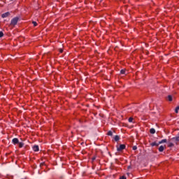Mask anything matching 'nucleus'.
<instances>
[{
  "label": "nucleus",
  "instance_id": "nucleus-23",
  "mask_svg": "<svg viewBox=\"0 0 179 179\" xmlns=\"http://www.w3.org/2000/svg\"><path fill=\"white\" fill-rule=\"evenodd\" d=\"M59 52L62 53L63 50L62 49H60Z\"/></svg>",
  "mask_w": 179,
  "mask_h": 179
},
{
  "label": "nucleus",
  "instance_id": "nucleus-12",
  "mask_svg": "<svg viewBox=\"0 0 179 179\" xmlns=\"http://www.w3.org/2000/svg\"><path fill=\"white\" fill-rule=\"evenodd\" d=\"M107 135H108V136H113V131H109L107 133Z\"/></svg>",
  "mask_w": 179,
  "mask_h": 179
},
{
  "label": "nucleus",
  "instance_id": "nucleus-8",
  "mask_svg": "<svg viewBox=\"0 0 179 179\" xmlns=\"http://www.w3.org/2000/svg\"><path fill=\"white\" fill-rule=\"evenodd\" d=\"M114 139H115V142H118V141H120V136H115L114 137Z\"/></svg>",
  "mask_w": 179,
  "mask_h": 179
},
{
  "label": "nucleus",
  "instance_id": "nucleus-19",
  "mask_svg": "<svg viewBox=\"0 0 179 179\" xmlns=\"http://www.w3.org/2000/svg\"><path fill=\"white\" fill-rule=\"evenodd\" d=\"M173 146H174V144H173V143H170L169 144V148H171V147H173Z\"/></svg>",
  "mask_w": 179,
  "mask_h": 179
},
{
  "label": "nucleus",
  "instance_id": "nucleus-2",
  "mask_svg": "<svg viewBox=\"0 0 179 179\" xmlns=\"http://www.w3.org/2000/svg\"><path fill=\"white\" fill-rule=\"evenodd\" d=\"M126 145L124 144H121L120 146H117V152H122L125 149Z\"/></svg>",
  "mask_w": 179,
  "mask_h": 179
},
{
  "label": "nucleus",
  "instance_id": "nucleus-14",
  "mask_svg": "<svg viewBox=\"0 0 179 179\" xmlns=\"http://www.w3.org/2000/svg\"><path fill=\"white\" fill-rule=\"evenodd\" d=\"M151 146H159V144H157L156 143H152Z\"/></svg>",
  "mask_w": 179,
  "mask_h": 179
},
{
  "label": "nucleus",
  "instance_id": "nucleus-3",
  "mask_svg": "<svg viewBox=\"0 0 179 179\" xmlns=\"http://www.w3.org/2000/svg\"><path fill=\"white\" fill-rule=\"evenodd\" d=\"M10 13L6 12L1 15V17H3V19H5V17H8V16H10Z\"/></svg>",
  "mask_w": 179,
  "mask_h": 179
},
{
  "label": "nucleus",
  "instance_id": "nucleus-1",
  "mask_svg": "<svg viewBox=\"0 0 179 179\" xmlns=\"http://www.w3.org/2000/svg\"><path fill=\"white\" fill-rule=\"evenodd\" d=\"M17 22H19V17H15L11 20L10 26H16L17 24Z\"/></svg>",
  "mask_w": 179,
  "mask_h": 179
},
{
  "label": "nucleus",
  "instance_id": "nucleus-21",
  "mask_svg": "<svg viewBox=\"0 0 179 179\" xmlns=\"http://www.w3.org/2000/svg\"><path fill=\"white\" fill-rule=\"evenodd\" d=\"M136 149H138V148L136 146L133 147V150H136Z\"/></svg>",
  "mask_w": 179,
  "mask_h": 179
},
{
  "label": "nucleus",
  "instance_id": "nucleus-15",
  "mask_svg": "<svg viewBox=\"0 0 179 179\" xmlns=\"http://www.w3.org/2000/svg\"><path fill=\"white\" fill-rule=\"evenodd\" d=\"M128 121L129 122H132L134 121V117H129Z\"/></svg>",
  "mask_w": 179,
  "mask_h": 179
},
{
  "label": "nucleus",
  "instance_id": "nucleus-18",
  "mask_svg": "<svg viewBox=\"0 0 179 179\" xmlns=\"http://www.w3.org/2000/svg\"><path fill=\"white\" fill-rule=\"evenodd\" d=\"M32 24H34V27H36V26H37V22L35 21H33Z\"/></svg>",
  "mask_w": 179,
  "mask_h": 179
},
{
  "label": "nucleus",
  "instance_id": "nucleus-16",
  "mask_svg": "<svg viewBox=\"0 0 179 179\" xmlns=\"http://www.w3.org/2000/svg\"><path fill=\"white\" fill-rule=\"evenodd\" d=\"M24 143H19V148H22V146H24Z\"/></svg>",
  "mask_w": 179,
  "mask_h": 179
},
{
  "label": "nucleus",
  "instance_id": "nucleus-22",
  "mask_svg": "<svg viewBox=\"0 0 179 179\" xmlns=\"http://www.w3.org/2000/svg\"><path fill=\"white\" fill-rule=\"evenodd\" d=\"M120 179H127V178L125 176H122V177H120Z\"/></svg>",
  "mask_w": 179,
  "mask_h": 179
},
{
  "label": "nucleus",
  "instance_id": "nucleus-20",
  "mask_svg": "<svg viewBox=\"0 0 179 179\" xmlns=\"http://www.w3.org/2000/svg\"><path fill=\"white\" fill-rule=\"evenodd\" d=\"M1 37H3V32L0 31V38Z\"/></svg>",
  "mask_w": 179,
  "mask_h": 179
},
{
  "label": "nucleus",
  "instance_id": "nucleus-7",
  "mask_svg": "<svg viewBox=\"0 0 179 179\" xmlns=\"http://www.w3.org/2000/svg\"><path fill=\"white\" fill-rule=\"evenodd\" d=\"M163 150H164V146L161 145V146L159 148V152H163Z\"/></svg>",
  "mask_w": 179,
  "mask_h": 179
},
{
  "label": "nucleus",
  "instance_id": "nucleus-9",
  "mask_svg": "<svg viewBox=\"0 0 179 179\" xmlns=\"http://www.w3.org/2000/svg\"><path fill=\"white\" fill-rule=\"evenodd\" d=\"M173 139V141H176L177 142H179V134L176 137H174Z\"/></svg>",
  "mask_w": 179,
  "mask_h": 179
},
{
  "label": "nucleus",
  "instance_id": "nucleus-17",
  "mask_svg": "<svg viewBox=\"0 0 179 179\" xmlns=\"http://www.w3.org/2000/svg\"><path fill=\"white\" fill-rule=\"evenodd\" d=\"M120 73H122V75H125V70H121Z\"/></svg>",
  "mask_w": 179,
  "mask_h": 179
},
{
  "label": "nucleus",
  "instance_id": "nucleus-13",
  "mask_svg": "<svg viewBox=\"0 0 179 179\" xmlns=\"http://www.w3.org/2000/svg\"><path fill=\"white\" fill-rule=\"evenodd\" d=\"M178 110H179V106H177V107L176 108V109H175V112L176 113V114L178 113Z\"/></svg>",
  "mask_w": 179,
  "mask_h": 179
},
{
  "label": "nucleus",
  "instance_id": "nucleus-6",
  "mask_svg": "<svg viewBox=\"0 0 179 179\" xmlns=\"http://www.w3.org/2000/svg\"><path fill=\"white\" fill-rule=\"evenodd\" d=\"M166 142H167V139H163L159 142V144L160 145L162 143H166Z\"/></svg>",
  "mask_w": 179,
  "mask_h": 179
},
{
  "label": "nucleus",
  "instance_id": "nucleus-4",
  "mask_svg": "<svg viewBox=\"0 0 179 179\" xmlns=\"http://www.w3.org/2000/svg\"><path fill=\"white\" fill-rule=\"evenodd\" d=\"M32 149L34 152H38L40 150L38 145H34Z\"/></svg>",
  "mask_w": 179,
  "mask_h": 179
},
{
  "label": "nucleus",
  "instance_id": "nucleus-5",
  "mask_svg": "<svg viewBox=\"0 0 179 179\" xmlns=\"http://www.w3.org/2000/svg\"><path fill=\"white\" fill-rule=\"evenodd\" d=\"M13 143L14 145H16V144L19 143V139H17V138H13Z\"/></svg>",
  "mask_w": 179,
  "mask_h": 179
},
{
  "label": "nucleus",
  "instance_id": "nucleus-11",
  "mask_svg": "<svg viewBox=\"0 0 179 179\" xmlns=\"http://www.w3.org/2000/svg\"><path fill=\"white\" fill-rule=\"evenodd\" d=\"M150 134H156V130H155V129H150Z\"/></svg>",
  "mask_w": 179,
  "mask_h": 179
},
{
  "label": "nucleus",
  "instance_id": "nucleus-10",
  "mask_svg": "<svg viewBox=\"0 0 179 179\" xmlns=\"http://www.w3.org/2000/svg\"><path fill=\"white\" fill-rule=\"evenodd\" d=\"M168 100H169V101H173V96H171V95H169Z\"/></svg>",
  "mask_w": 179,
  "mask_h": 179
}]
</instances>
